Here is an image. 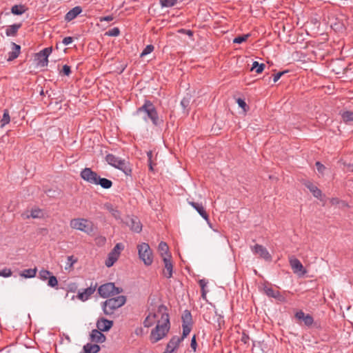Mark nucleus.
Masks as SVG:
<instances>
[{"instance_id": "obj_5", "label": "nucleus", "mask_w": 353, "mask_h": 353, "mask_svg": "<svg viewBox=\"0 0 353 353\" xmlns=\"http://www.w3.org/2000/svg\"><path fill=\"white\" fill-rule=\"evenodd\" d=\"M105 161L109 165L122 170L126 174L131 171L128 168L127 161L112 154H107Z\"/></svg>"}, {"instance_id": "obj_37", "label": "nucleus", "mask_w": 353, "mask_h": 353, "mask_svg": "<svg viewBox=\"0 0 353 353\" xmlns=\"http://www.w3.org/2000/svg\"><path fill=\"white\" fill-rule=\"evenodd\" d=\"M10 121V117L9 114V111L8 110H4L3 114L2 119L1 120V127L5 126L6 124H8Z\"/></svg>"}, {"instance_id": "obj_25", "label": "nucleus", "mask_w": 353, "mask_h": 353, "mask_svg": "<svg viewBox=\"0 0 353 353\" xmlns=\"http://www.w3.org/2000/svg\"><path fill=\"white\" fill-rule=\"evenodd\" d=\"M52 52V49L50 48H44L43 50H42L40 53H39V56L40 57H43V60H41L40 62H41V66H46L48 65V57L50 56V53Z\"/></svg>"}, {"instance_id": "obj_56", "label": "nucleus", "mask_w": 353, "mask_h": 353, "mask_svg": "<svg viewBox=\"0 0 353 353\" xmlns=\"http://www.w3.org/2000/svg\"><path fill=\"white\" fill-rule=\"evenodd\" d=\"M113 19H114V18H113V17H112V16L109 15V16H105V17H100V18H99V21H100L101 22H103V21H108V22H109V21H112V20H113Z\"/></svg>"}, {"instance_id": "obj_6", "label": "nucleus", "mask_w": 353, "mask_h": 353, "mask_svg": "<svg viewBox=\"0 0 353 353\" xmlns=\"http://www.w3.org/2000/svg\"><path fill=\"white\" fill-rule=\"evenodd\" d=\"M139 256L145 265H150L153 262L152 250L149 245L142 243L137 246Z\"/></svg>"}, {"instance_id": "obj_4", "label": "nucleus", "mask_w": 353, "mask_h": 353, "mask_svg": "<svg viewBox=\"0 0 353 353\" xmlns=\"http://www.w3.org/2000/svg\"><path fill=\"white\" fill-rule=\"evenodd\" d=\"M126 301L124 296H119L114 298L108 299L103 303V310L105 314L110 315L114 311L123 306Z\"/></svg>"}, {"instance_id": "obj_42", "label": "nucleus", "mask_w": 353, "mask_h": 353, "mask_svg": "<svg viewBox=\"0 0 353 353\" xmlns=\"http://www.w3.org/2000/svg\"><path fill=\"white\" fill-rule=\"evenodd\" d=\"M77 261V259H75L73 256H69L67 258V262L65 265V270L70 269L73 265Z\"/></svg>"}, {"instance_id": "obj_62", "label": "nucleus", "mask_w": 353, "mask_h": 353, "mask_svg": "<svg viewBox=\"0 0 353 353\" xmlns=\"http://www.w3.org/2000/svg\"><path fill=\"white\" fill-rule=\"evenodd\" d=\"M339 205L341 208H345V207L348 206L347 203L343 201H341Z\"/></svg>"}, {"instance_id": "obj_40", "label": "nucleus", "mask_w": 353, "mask_h": 353, "mask_svg": "<svg viewBox=\"0 0 353 353\" xmlns=\"http://www.w3.org/2000/svg\"><path fill=\"white\" fill-rule=\"evenodd\" d=\"M152 317V316L149 313L144 320L143 325L145 327H150L155 323V321Z\"/></svg>"}, {"instance_id": "obj_60", "label": "nucleus", "mask_w": 353, "mask_h": 353, "mask_svg": "<svg viewBox=\"0 0 353 353\" xmlns=\"http://www.w3.org/2000/svg\"><path fill=\"white\" fill-rule=\"evenodd\" d=\"M143 328L141 327L136 328L135 331H134V332L137 335H141L143 334Z\"/></svg>"}, {"instance_id": "obj_7", "label": "nucleus", "mask_w": 353, "mask_h": 353, "mask_svg": "<svg viewBox=\"0 0 353 353\" xmlns=\"http://www.w3.org/2000/svg\"><path fill=\"white\" fill-rule=\"evenodd\" d=\"M98 292L101 297L108 298L120 294L122 292V289L115 287L113 283H108L101 285L98 289Z\"/></svg>"}, {"instance_id": "obj_15", "label": "nucleus", "mask_w": 353, "mask_h": 353, "mask_svg": "<svg viewBox=\"0 0 353 353\" xmlns=\"http://www.w3.org/2000/svg\"><path fill=\"white\" fill-rule=\"evenodd\" d=\"M295 317L299 321H302L307 327L311 326L314 323L313 317L309 314H305L302 310L298 311L295 314Z\"/></svg>"}, {"instance_id": "obj_45", "label": "nucleus", "mask_w": 353, "mask_h": 353, "mask_svg": "<svg viewBox=\"0 0 353 353\" xmlns=\"http://www.w3.org/2000/svg\"><path fill=\"white\" fill-rule=\"evenodd\" d=\"M249 37H250L249 34H243V35H241V36L236 37H235L234 39L233 43H241L245 41L248 39Z\"/></svg>"}, {"instance_id": "obj_54", "label": "nucleus", "mask_w": 353, "mask_h": 353, "mask_svg": "<svg viewBox=\"0 0 353 353\" xmlns=\"http://www.w3.org/2000/svg\"><path fill=\"white\" fill-rule=\"evenodd\" d=\"M190 346H191L192 349L194 350V352H196V347H197V343H196V336H194L192 338Z\"/></svg>"}, {"instance_id": "obj_2", "label": "nucleus", "mask_w": 353, "mask_h": 353, "mask_svg": "<svg viewBox=\"0 0 353 353\" xmlns=\"http://www.w3.org/2000/svg\"><path fill=\"white\" fill-rule=\"evenodd\" d=\"M170 330V320L163 319V323H159L152 330L150 341L152 343H157L164 338Z\"/></svg>"}, {"instance_id": "obj_49", "label": "nucleus", "mask_w": 353, "mask_h": 353, "mask_svg": "<svg viewBox=\"0 0 353 353\" xmlns=\"http://www.w3.org/2000/svg\"><path fill=\"white\" fill-rule=\"evenodd\" d=\"M96 244L99 246H103L106 242V239L104 236H99L95 239Z\"/></svg>"}, {"instance_id": "obj_3", "label": "nucleus", "mask_w": 353, "mask_h": 353, "mask_svg": "<svg viewBox=\"0 0 353 353\" xmlns=\"http://www.w3.org/2000/svg\"><path fill=\"white\" fill-rule=\"evenodd\" d=\"M70 226L74 230L83 232L88 234H90L93 232V223L87 219H72L70 221Z\"/></svg>"}, {"instance_id": "obj_12", "label": "nucleus", "mask_w": 353, "mask_h": 353, "mask_svg": "<svg viewBox=\"0 0 353 353\" xmlns=\"http://www.w3.org/2000/svg\"><path fill=\"white\" fill-rule=\"evenodd\" d=\"M264 293L269 297L274 298L280 302H285V298L278 291L274 290L272 287L265 285L263 287Z\"/></svg>"}, {"instance_id": "obj_1", "label": "nucleus", "mask_w": 353, "mask_h": 353, "mask_svg": "<svg viewBox=\"0 0 353 353\" xmlns=\"http://www.w3.org/2000/svg\"><path fill=\"white\" fill-rule=\"evenodd\" d=\"M137 113H144V121H148L150 119L152 124L156 126L160 125L162 123V121L159 118L156 108L150 101H145L143 105L137 109Z\"/></svg>"}, {"instance_id": "obj_31", "label": "nucleus", "mask_w": 353, "mask_h": 353, "mask_svg": "<svg viewBox=\"0 0 353 353\" xmlns=\"http://www.w3.org/2000/svg\"><path fill=\"white\" fill-rule=\"evenodd\" d=\"M158 248H159L160 254L161 255L163 259V256H170L168 254V246L166 243L161 241L159 243Z\"/></svg>"}, {"instance_id": "obj_47", "label": "nucleus", "mask_w": 353, "mask_h": 353, "mask_svg": "<svg viewBox=\"0 0 353 353\" xmlns=\"http://www.w3.org/2000/svg\"><path fill=\"white\" fill-rule=\"evenodd\" d=\"M183 327V336L181 338H183V340L185 337H186L190 332L192 329V325H182Z\"/></svg>"}, {"instance_id": "obj_46", "label": "nucleus", "mask_w": 353, "mask_h": 353, "mask_svg": "<svg viewBox=\"0 0 353 353\" xmlns=\"http://www.w3.org/2000/svg\"><path fill=\"white\" fill-rule=\"evenodd\" d=\"M120 33V30L118 28H113L111 30L105 32L106 35L110 37H117Z\"/></svg>"}, {"instance_id": "obj_55", "label": "nucleus", "mask_w": 353, "mask_h": 353, "mask_svg": "<svg viewBox=\"0 0 353 353\" xmlns=\"http://www.w3.org/2000/svg\"><path fill=\"white\" fill-rule=\"evenodd\" d=\"M73 41V38L71 37H65L63 39V41L62 43L65 45V46H68L70 43H72Z\"/></svg>"}, {"instance_id": "obj_19", "label": "nucleus", "mask_w": 353, "mask_h": 353, "mask_svg": "<svg viewBox=\"0 0 353 353\" xmlns=\"http://www.w3.org/2000/svg\"><path fill=\"white\" fill-rule=\"evenodd\" d=\"M188 203L194 208L196 212L205 220L209 223V216L207 212H205L203 205L201 203L193 202V201H188Z\"/></svg>"}, {"instance_id": "obj_8", "label": "nucleus", "mask_w": 353, "mask_h": 353, "mask_svg": "<svg viewBox=\"0 0 353 353\" xmlns=\"http://www.w3.org/2000/svg\"><path fill=\"white\" fill-rule=\"evenodd\" d=\"M124 249V245L121 243H117L111 252L108 254L105 264L108 268L112 267L118 260L121 252Z\"/></svg>"}, {"instance_id": "obj_36", "label": "nucleus", "mask_w": 353, "mask_h": 353, "mask_svg": "<svg viewBox=\"0 0 353 353\" xmlns=\"http://www.w3.org/2000/svg\"><path fill=\"white\" fill-rule=\"evenodd\" d=\"M265 64L259 63L257 61H254L251 68V70H255L258 74L261 73L264 70Z\"/></svg>"}, {"instance_id": "obj_35", "label": "nucleus", "mask_w": 353, "mask_h": 353, "mask_svg": "<svg viewBox=\"0 0 353 353\" xmlns=\"http://www.w3.org/2000/svg\"><path fill=\"white\" fill-rule=\"evenodd\" d=\"M43 216V212L40 209H32L30 214H26V218L32 217L33 219L40 218Z\"/></svg>"}, {"instance_id": "obj_26", "label": "nucleus", "mask_w": 353, "mask_h": 353, "mask_svg": "<svg viewBox=\"0 0 353 353\" xmlns=\"http://www.w3.org/2000/svg\"><path fill=\"white\" fill-rule=\"evenodd\" d=\"M105 208L116 219H121V212L119 210L111 203L105 204Z\"/></svg>"}, {"instance_id": "obj_43", "label": "nucleus", "mask_w": 353, "mask_h": 353, "mask_svg": "<svg viewBox=\"0 0 353 353\" xmlns=\"http://www.w3.org/2000/svg\"><path fill=\"white\" fill-rule=\"evenodd\" d=\"M48 279V286L51 288H56L58 285V280L55 276L51 274V276Z\"/></svg>"}, {"instance_id": "obj_10", "label": "nucleus", "mask_w": 353, "mask_h": 353, "mask_svg": "<svg viewBox=\"0 0 353 353\" xmlns=\"http://www.w3.org/2000/svg\"><path fill=\"white\" fill-rule=\"evenodd\" d=\"M250 249L253 254H257L259 258L263 259L266 261H272V258L271 254L264 246L259 244H256L253 246H251Z\"/></svg>"}, {"instance_id": "obj_27", "label": "nucleus", "mask_w": 353, "mask_h": 353, "mask_svg": "<svg viewBox=\"0 0 353 353\" xmlns=\"http://www.w3.org/2000/svg\"><path fill=\"white\" fill-rule=\"evenodd\" d=\"M21 23H15L11 26H9L6 30V34L8 37H14L16 35L18 30L21 28Z\"/></svg>"}, {"instance_id": "obj_28", "label": "nucleus", "mask_w": 353, "mask_h": 353, "mask_svg": "<svg viewBox=\"0 0 353 353\" xmlns=\"http://www.w3.org/2000/svg\"><path fill=\"white\" fill-rule=\"evenodd\" d=\"M182 325H192V314L189 310H185L182 314Z\"/></svg>"}, {"instance_id": "obj_48", "label": "nucleus", "mask_w": 353, "mask_h": 353, "mask_svg": "<svg viewBox=\"0 0 353 353\" xmlns=\"http://www.w3.org/2000/svg\"><path fill=\"white\" fill-rule=\"evenodd\" d=\"M199 283L202 290V296L204 298L206 294L205 288L206 287L208 283L205 279H201L199 280Z\"/></svg>"}, {"instance_id": "obj_30", "label": "nucleus", "mask_w": 353, "mask_h": 353, "mask_svg": "<svg viewBox=\"0 0 353 353\" xmlns=\"http://www.w3.org/2000/svg\"><path fill=\"white\" fill-rule=\"evenodd\" d=\"M83 350L85 353H97L100 350V347L97 344L88 343L84 345Z\"/></svg>"}, {"instance_id": "obj_58", "label": "nucleus", "mask_w": 353, "mask_h": 353, "mask_svg": "<svg viewBox=\"0 0 353 353\" xmlns=\"http://www.w3.org/2000/svg\"><path fill=\"white\" fill-rule=\"evenodd\" d=\"M241 341L243 343H244L245 344H247V343H249L250 337H249L248 335H247L246 334L243 333L242 336H241Z\"/></svg>"}, {"instance_id": "obj_41", "label": "nucleus", "mask_w": 353, "mask_h": 353, "mask_svg": "<svg viewBox=\"0 0 353 353\" xmlns=\"http://www.w3.org/2000/svg\"><path fill=\"white\" fill-rule=\"evenodd\" d=\"M177 0H160V4L161 7H172L174 6Z\"/></svg>"}, {"instance_id": "obj_22", "label": "nucleus", "mask_w": 353, "mask_h": 353, "mask_svg": "<svg viewBox=\"0 0 353 353\" xmlns=\"http://www.w3.org/2000/svg\"><path fill=\"white\" fill-rule=\"evenodd\" d=\"M99 330H93L90 334V339L92 342L103 343L105 340V336Z\"/></svg>"}, {"instance_id": "obj_51", "label": "nucleus", "mask_w": 353, "mask_h": 353, "mask_svg": "<svg viewBox=\"0 0 353 353\" xmlns=\"http://www.w3.org/2000/svg\"><path fill=\"white\" fill-rule=\"evenodd\" d=\"M61 73H63V74L66 76H69L71 73L70 67L68 65H64L62 68V70L61 71Z\"/></svg>"}, {"instance_id": "obj_34", "label": "nucleus", "mask_w": 353, "mask_h": 353, "mask_svg": "<svg viewBox=\"0 0 353 353\" xmlns=\"http://www.w3.org/2000/svg\"><path fill=\"white\" fill-rule=\"evenodd\" d=\"M37 273V269H26L24 270L21 273V276L25 278H33L35 276Z\"/></svg>"}, {"instance_id": "obj_32", "label": "nucleus", "mask_w": 353, "mask_h": 353, "mask_svg": "<svg viewBox=\"0 0 353 353\" xmlns=\"http://www.w3.org/2000/svg\"><path fill=\"white\" fill-rule=\"evenodd\" d=\"M190 103V97H189V96L183 97V99L181 101V105L183 110V112L185 114H188L189 112L188 107H189Z\"/></svg>"}, {"instance_id": "obj_20", "label": "nucleus", "mask_w": 353, "mask_h": 353, "mask_svg": "<svg viewBox=\"0 0 353 353\" xmlns=\"http://www.w3.org/2000/svg\"><path fill=\"white\" fill-rule=\"evenodd\" d=\"M304 185L312 192L314 197L321 199L322 192L320 189H319L314 184L309 181H305Z\"/></svg>"}, {"instance_id": "obj_29", "label": "nucleus", "mask_w": 353, "mask_h": 353, "mask_svg": "<svg viewBox=\"0 0 353 353\" xmlns=\"http://www.w3.org/2000/svg\"><path fill=\"white\" fill-rule=\"evenodd\" d=\"M96 185H100L103 188L108 189L112 187V182L108 179L101 178L100 176H98Z\"/></svg>"}, {"instance_id": "obj_38", "label": "nucleus", "mask_w": 353, "mask_h": 353, "mask_svg": "<svg viewBox=\"0 0 353 353\" xmlns=\"http://www.w3.org/2000/svg\"><path fill=\"white\" fill-rule=\"evenodd\" d=\"M52 273L45 269H42L39 272V278L42 281H46L50 276Z\"/></svg>"}, {"instance_id": "obj_61", "label": "nucleus", "mask_w": 353, "mask_h": 353, "mask_svg": "<svg viewBox=\"0 0 353 353\" xmlns=\"http://www.w3.org/2000/svg\"><path fill=\"white\" fill-rule=\"evenodd\" d=\"M147 156H148V162L152 161V156H153L152 152V151H148L147 152Z\"/></svg>"}, {"instance_id": "obj_18", "label": "nucleus", "mask_w": 353, "mask_h": 353, "mask_svg": "<svg viewBox=\"0 0 353 353\" xmlns=\"http://www.w3.org/2000/svg\"><path fill=\"white\" fill-rule=\"evenodd\" d=\"M113 325L112 321L108 320L104 318L99 319L97 322V329L102 332L108 331Z\"/></svg>"}, {"instance_id": "obj_14", "label": "nucleus", "mask_w": 353, "mask_h": 353, "mask_svg": "<svg viewBox=\"0 0 353 353\" xmlns=\"http://www.w3.org/2000/svg\"><path fill=\"white\" fill-rule=\"evenodd\" d=\"M171 256H163L164 269L163 270V275L170 279L172 276L173 265L170 261Z\"/></svg>"}, {"instance_id": "obj_33", "label": "nucleus", "mask_w": 353, "mask_h": 353, "mask_svg": "<svg viewBox=\"0 0 353 353\" xmlns=\"http://www.w3.org/2000/svg\"><path fill=\"white\" fill-rule=\"evenodd\" d=\"M26 8L23 5H15L12 7L11 12L15 15H20L25 12Z\"/></svg>"}, {"instance_id": "obj_17", "label": "nucleus", "mask_w": 353, "mask_h": 353, "mask_svg": "<svg viewBox=\"0 0 353 353\" xmlns=\"http://www.w3.org/2000/svg\"><path fill=\"white\" fill-rule=\"evenodd\" d=\"M126 224L135 232H140L142 230V225L137 217H130L126 221Z\"/></svg>"}, {"instance_id": "obj_11", "label": "nucleus", "mask_w": 353, "mask_h": 353, "mask_svg": "<svg viewBox=\"0 0 353 353\" xmlns=\"http://www.w3.org/2000/svg\"><path fill=\"white\" fill-rule=\"evenodd\" d=\"M80 176L84 181L91 184H97V180L99 176L95 172L88 168L82 170Z\"/></svg>"}, {"instance_id": "obj_23", "label": "nucleus", "mask_w": 353, "mask_h": 353, "mask_svg": "<svg viewBox=\"0 0 353 353\" xmlns=\"http://www.w3.org/2000/svg\"><path fill=\"white\" fill-rule=\"evenodd\" d=\"M12 51L8 53V61H12V60L15 59L16 58H17L19 57V55L20 54V50H21L20 46H19L14 43H12Z\"/></svg>"}, {"instance_id": "obj_50", "label": "nucleus", "mask_w": 353, "mask_h": 353, "mask_svg": "<svg viewBox=\"0 0 353 353\" xmlns=\"http://www.w3.org/2000/svg\"><path fill=\"white\" fill-rule=\"evenodd\" d=\"M12 275V271L10 269L4 268L0 270V276L3 277H9Z\"/></svg>"}, {"instance_id": "obj_59", "label": "nucleus", "mask_w": 353, "mask_h": 353, "mask_svg": "<svg viewBox=\"0 0 353 353\" xmlns=\"http://www.w3.org/2000/svg\"><path fill=\"white\" fill-rule=\"evenodd\" d=\"M341 200L337 198H332L330 199V203L332 205H339Z\"/></svg>"}, {"instance_id": "obj_16", "label": "nucleus", "mask_w": 353, "mask_h": 353, "mask_svg": "<svg viewBox=\"0 0 353 353\" xmlns=\"http://www.w3.org/2000/svg\"><path fill=\"white\" fill-rule=\"evenodd\" d=\"M182 341L183 338H180L177 336H173L168 343L166 350L170 353H174V351L179 347Z\"/></svg>"}, {"instance_id": "obj_24", "label": "nucleus", "mask_w": 353, "mask_h": 353, "mask_svg": "<svg viewBox=\"0 0 353 353\" xmlns=\"http://www.w3.org/2000/svg\"><path fill=\"white\" fill-rule=\"evenodd\" d=\"M94 291L95 288L90 287L85 289L83 292H79L77 296L80 300L85 301L89 299V297L94 292Z\"/></svg>"}, {"instance_id": "obj_57", "label": "nucleus", "mask_w": 353, "mask_h": 353, "mask_svg": "<svg viewBox=\"0 0 353 353\" xmlns=\"http://www.w3.org/2000/svg\"><path fill=\"white\" fill-rule=\"evenodd\" d=\"M285 72H286L285 71H283V72H279L276 73V74H274V79H273L274 82L276 83L277 81H279V79L281 77V76Z\"/></svg>"}, {"instance_id": "obj_63", "label": "nucleus", "mask_w": 353, "mask_h": 353, "mask_svg": "<svg viewBox=\"0 0 353 353\" xmlns=\"http://www.w3.org/2000/svg\"><path fill=\"white\" fill-rule=\"evenodd\" d=\"M149 168L150 170H153L152 162H148Z\"/></svg>"}, {"instance_id": "obj_44", "label": "nucleus", "mask_w": 353, "mask_h": 353, "mask_svg": "<svg viewBox=\"0 0 353 353\" xmlns=\"http://www.w3.org/2000/svg\"><path fill=\"white\" fill-rule=\"evenodd\" d=\"M154 46L151 44L146 46L145 48L142 51V52L141 53L140 57H143L150 54L154 50Z\"/></svg>"}, {"instance_id": "obj_52", "label": "nucleus", "mask_w": 353, "mask_h": 353, "mask_svg": "<svg viewBox=\"0 0 353 353\" xmlns=\"http://www.w3.org/2000/svg\"><path fill=\"white\" fill-rule=\"evenodd\" d=\"M316 169H317V171L321 173V174H323L324 170H325V167L324 166V165H323L321 163H320L319 161H317L316 163Z\"/></svg>"}, {"instance_id": "obj_39", "label": "nucleus", "mask_w": 353, "mask_h": 353, "mask_svg": "<svg viewBox=\"0 0 353 353\" xmlns=\"http://www.w3.org/2000/svg\"><path fill=\"white\" fill-rule=\"evenodd\" d=\"M341 117L345 122L353 121V112L345 111L341 114Z\"/></svg>"}, {"instance_id": "obj_64", "label": "nucleus", "mask_w": 353, "mask_h": 353, "mask_svg": "<svg viewBox=\"0 0 353 353\" xmlns=\"http://www.w3.org/2000/svg\"><path fill=\"white\" fill-rule=\"evenodd\" d=\"M163 353H170V352H168V351H167V350H165V352H163Z\"/></svg>"}, {"instance_id": "obj_13", "label": "nucleus", "mask_w": 353, "mask_h": 353, "mask_svg": "<svg viewBox=\"0 0 353 353\" xmlns=\"http://www.w3.org/2000/svg\"><path fill=\"white\" fill-rule=\"evenodd\" d=\"M289 262L294 273H301V274H304L306 272L302 263L296 258L290 256Z\"/></svg>"}, {"instance_id": "obj_9", "label": "nucleus", "mask_w": 353, "mask_h": 353, "mask_svg": "<svg viewBox=\"0 0 353 353\" xmlns=\"http://www.w3.org/2000/svg\"><path fill=\"white\" fill-rule=\"evenodd\" d=\"M168 309L166 306L163 305H159L157 308L152 310V312H150V315L152 316V319L155 321V323H163V319L170 320L169 315L168 313Z\"/></svg>"}, {"instance_id": "obj_53", "label": "nucleus", "mask_w": 353, "mask_h": 353, "mask_svg": "<svg viewBox=\"0 0 353 353\" xmlns=\"http://www.w3.org/2000/svg\"><path fill=\"white\" fill-rule=\"evenodd\" d=\"M236 102L239 107L243 108L244 111H245V107L247 106L246 103L245 101L241 98L237 99Z\"/></svg>"}, {"instance_id": "obj_21", "label": "nucleus", "mask_w": 353, "mask_h": 353, "mask_svg": "<svg viewBox=\"0 0 353 353\" xmlns=\"http://www.w3.org/2000/svg\"><path fill=\"white\" fill-rule=\"evenodd\" d=\"M81 12L82 8L80 6H76L66 13L65 20L66 21H70L80 14Z\"/></svg>"}]
</instances>
